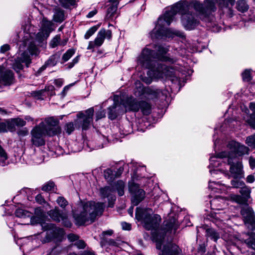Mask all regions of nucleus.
Returning a JSON list of instances; mask_svg holds the SVG:
<instances>
[{
    "mask_svg": "<svg viewBox=\"0 0 255 255\" xmlns=\"http://www.w3.org/2000/svg\"><path fill=\"white\" fill-rule=\"evenodd\" d=\"M105 117V112L104 110L99 111L96 113V120L98 121Z\"/></svg>",
    "mask_w": 255,
    "mask_h": 255,
    "instance_id": "6e6d98bb",
    "label": "nucleus"
},
{
    "mask_svg": "<svg viewBox=\"0 0 255 255\" xmlns=\"http://www.w3.org/2000/svg\"><path fill=\"white\" fill-rule=\"evenodd\" d=\"M240 195L232 194L230 196V199L240 204H246L251 198V188L246 184L239 190Z\"/></svg>",
    "mask_w": 255,
    "mask_h": 255,
    "instance_id": "4468645a",
    "label": "nucleus"
},
{
    "mask_svg": "<svg viewBox=\"0 0 255 255\" xmlns=\"http://www.w3.org/2000/svg\"><path fill=\"white\" fill-rule=\"evenodd\" d=\"M75 53V50L73 49L68 50L62 56V60L64 62L67 61Z\"/></svg>",
    "mask_w": 255,
    "mask_h": 255,
    "instance_id": "37998d69",
    "label": "nucleus"
},
{
    "mask_svg": "<svg viewBox=\"0 0 255 255\" xmlns=\"http://www.w3.org/2000/svg\"><path fill=\"white\" fill-rule=\"evenodd\" d=\"M241 214L244 218L246 227L251 230H255V216L252 208L246 207L242 209Z\"/></svg>",
    "mask_w": 255,
    "mask_h": 255,
    "instance_id": "dca6fc26",
    "label": "nucleus"
},
{
    "mask_svg": "<svg viewBox=\"0 0 255 255\" xmlns=\"http://www.w3.org/2000/svg\"><path fill=\"white\" fill-rule=\"evenodd\" d=\"M98 26H93L89 28L84 35V38L86 39H88L97 30Z\"/></svg>",
    "mask_w": 255,
    "mask_h": 255,
    "instance_id": "79ce46f5",
    "label": "nucleus"
},
{
    "mask_svg": "<svg viewBox=\"0 0 255 255\" xmlns=\"http://www.w3.org/2000/svg\"><path fill=\"white\" fill-rule=\"evenodd\" d=\"M44 90V93L45 92H49V93L48 94V95L50 96H52L55 94L54 93V87L52 85H48L47 86H46L44 89H43Z\"/></svg>",
    "mask_w": 255,
    "mask_h": 255,
    "instance_id": "603ef678",
    "label": "nucleus"
},
{
    "mask_svg": "<svg viewBox=\"0 0 255 255\" xmlns=\"http://www.w3.org/2000/svg\"><path fill=\"white\" fill-rule=\"evenodd\" d=\"M60 57L59 54H55L51 56L45 63L46 66L53 67L55 66Z\"/></svg>",
    "mask_w": 255,
    "mask_h": 255,
    "instance_id": "c756f323",
    "label": "nucleus"
},
{
    "mask_svg": "<svg viewBox=\"0 0 255 255\" xmlns=\"http://www.w3.org/2000/svg\"><path fill=\"white\" fill-rule=\"evenodd\" d=\"M106 243L107 245L112 247H118L119 245L118 243L115 241L113 239H109L106 241Z\"/></svg>",
    "mask_w": 255,
    "mask_h": 255,
    "instance_id": "5fc2aeb1",
    "label": "nucleus"
},
{
    "mask_svg": "<svg viewBox=\"0 0 255 255\" xmlns=\"http://www.w3.org/2000/svg\"><path fill=\"white\" fill-rule=\"evenodd\" d=\"M124 171V168L120 167L117 171H114L116 176V178L119 177L123 173Z\"/></svg>",
    "mask_w": 255,
    "mask_h": 255,
    "instance_id": "69168bd1",
    "label": "nucleus"
},
{
    "mask_svg": "<svg viewBox=\"0 0 255 255\" xmlns=\"http://www.w3.org/2000/svg\"><path fill=\"white\" fill-rule=\"evenodd\" d=\"M128 103L130 106L133 105V104L137 105L138 110H132V111L137 112L140 109L143 114L145 115H148L151 113V105L146 102L142 101L137 102L133 98L129 97L128 98Z\"/></svg>",
    "mask_w": 255,
    "mask_h": 255,
    "instance_id": "412c9836",
    "label": "nucleus"
},
{
    "mask_svg": "<svg viewBox=\"0 0 255 255\" xmlns=\"http://www.w3.org/2000/svg\"><path fill=\"white\" fill-rule=\"evenodd\" d=\"M44 93V90L42 89L40 90L32 92L31 95L37 99H43L42 97L45 96Z\"/></svg>",
    "mask_w": 255,
    "mask_h": 255,
    "instance_id": "a18cd8bd",
    "label": "nucleus"
},
{
    "mask_svg": "<svg viewBox=\"0 0 255 255\" xmlns=\"http://www.w3.org/2000/svg\"><path fill=\"white\" fill-rule=\"evenodd\" d=\"M204 6L198 1H195L193 2V6L201 17L207 18L210 16L212 12L216 10L215 2L211 0H205Z\"/></svg>",
    "mask_w": 255,
    "mask_h": 255,
    "instance_id": "6e6552de",
    "label": "nucleus"
},
{
    "mask_svg": "<svg viewBox=\"0 0 255 255\" xmlns=\"http://www.w3.org/2000/svg\"><path fill=\"white\" fill-rule=\"evenodd\" d=\"M60 36L56 35L50 41V46L52 48H54L58 45H60Z\"/></svg>",
    "mask_w": 255,
    "mask_h": 255,
    "instance_id": "c03bdc74",
    "label": "nucleus"
},
{
    "mask_svg": "<svg viewBox=\"0 0 255 255\" xmlns=\"http://www.w3.org/2000/svg\"><path fill=\"white\" fill-rule=\"evenodd\" d=\"M55 184L52 181H48L45 183L42 187V190L44 191H49L54 190Z\"/></svg>",
    "mask_w": 255,
    "mask_h": 255,
    "instance_id": "ea45409f",
    "label": "nucleus"
},
{
    "mask_svg": "<svg viewBox=\"0 0 255 255\" xmlns=\"http://www.w3.org/2000/svg\"><path fill=\"white\" fill-rule=\"evenodd\" d=\"M241 178H233L231 181V184L232 186V187L235 188H240V189L242 188L246 184L245 183L241 180Z\"/></svg>",
    "mask_w": 255,
    "mask_h": 255,
    "instance_id": "e433bc0d",
    "label": "nucleus"
},
{
    "mask_svg": "<svg viewBox=\"0 0 255 255\" xmlns=\"http://www.w3.org/2000/svg\"><path fill=\"white\" fill-rule=\"evenodd\" d=\"M53 20L56 22L61 23L65 19L64 11L59 7L53 9Z\"/></svg>",
    "mask_w": 255,
    "mask_h": 255,
    "instance_id": "bb28decb",
    "label": "nucleus"
},
{
    "mask_svg": "<svg viewBox=\"0 0 255 255\" xmlns=\"http://www.w3.org/2000/svg\"><path fill=\"white\" fill-rule=\"evenodd\" d=\"M11 123L17 127H22L26 125V122L20 118H15L11 120Z\"/></svg>",
    "mask_w": 255,
    "mask_h": 255,
    "instance_id": "a19ab883",
    "label": "nucleus"
},
{
    "mask_svg": "<svg viewBox=\"0 0 255 255\" xmlns=\"http://www.w3.org/2000/svg\"><path fill=\"white\" fill-rule=\"evenodd\" d=\"M74 129V125L73 123H69L65 125V130L68 134H71Z\"/></svg>",
    "mask_w": 255,
    "mask_h": 255,
    "instance_id": "de8ad7c7",
    "label": "nucleus"
},
{
    "mask_svg": "<svg viewBox=\"0 0 255 255\" xmlns=\"http://www.w3.org/2000/svg\"><path fill=\"white\" fill-rule=\"evenodd\" d=\"M47 214L53 220L58 222L61 221L65 227H70L72 225L67 214L61 213L57 208L50 210Z\"/></svg>",
    "mask_w": 255,
    "mask_h": 255,
    "instance_id": "a211bd4d",
    "label": "nucleus"
},
{
    "mask_svg": "<svg viewBox=\"0 0 255 255\" xmlns=\"http://www.w3.org/2000/svg\"><path fill=\"white\" fill-rule=\"evenodd\" d=\"M179 224L176 222L175 219L172 218L165 224L164 230L166 232H169L171 233L173 232L174 234Z\"/></svg>",
    "mask_w": 255,
    "mask_h": 255,
    "instance_id": "cd10ccee",
    "label": "nucleus"
},
{
    "mask_svg": "<svg viewBox=\"0 0 255 255\" xmlns=\"http://www.w3.org/2000/svg\"><path fill=\"white\" fill-rule=\"evenodd\" d=\"M249 163L251 168L252 169L254 168L255 167V158L251 157L249 159Z\"/></svg>",
    "mask_w": 255,
    "mask_h": 255,
    "instance_id": "338daca9",
    "label": "nucleus"
},
{
    "mask_svg": "<svg viewBox=\"0 0 255 255\" xmlns=\"http://www.w3.org/2000/svg\"><path fill=\"white\" fill-rule=\"evenodd\" d=\"M136 96L140 97L143 94H146L148 99L160 98L162 100L165 99L166 97V91H162L159 89H153L151 88L145 89L144 87L139 86L134 91Z\"/></svg>",
    "mask_w": 255,
    "mask_h": 255,
    "instance_id": "9b49d317",
    "label": "nucleus"
},
{
    "mask_svg": "<svg viewBox=\"0 0 255 255\" xmlns=\"http://www.w3.org/2000/svg\"><path fill=\"white\" fill-rule=\"evenodd\" d=\"M112 34L111 30H106L105 28L101 29L94 40L96 47L101 46L104 43L106 38L110 39L112 37Z\"/></svg>",
    "mask_w": 255,
    "mask_h": 255,
    "instance_id": "4be33fe9",
    "label": "nucleus"
},
{
    "mask_svg": "<svg viewBox=\"0 0 255 255\" xmlns=\"http://www.w3.org/2000/svg\"><path fill=\"white\" fill-rule=\"evenodd\" d=\"M60 3L65 8H69L75 4V0H59Z\"/></svg>",
    "mask_w": 255,
    "mask_h": 255,
    "instance_id": "4c0bfd02",
    "label": "nucleus"
},
{
    "mask_svg": "<svg viewBox=\"0 0 255 255\" xmlns=\"http://www.w3.org/2000/svg\"><path fill=\"white\" fill-rule=\"evenodd\" d=\"M105 206L103 203L81 202L77 210L73 213L76 223L81 226L86 223H93L97 217L102 215Z\"/></svg>",
    "mask_w": 255,
    "mask_h": 255,
    "instance_id": "7ed1b4c3",
    "label": "nucleus"
},
{
    "mask_svg": "<svg viewBox=\"0 0 255 255\" xmlns=\"http://www.w3.org/2000/svg\"><path fill=\"white\" fill-rule=\"evenodd\" d=\"M154 48L156 53L147 47L143 48L137 60L138 66L149 69L147 75L150 79H147L145 81L147 84L151 82V79L172 77L175 74V71L172 68L168 67L164 65L158 63L157 66H155V60L171 63L174 62L173 59L167 55L168 48L160 45L155 46Z\"/></svg>",
    "mask_w": 255,
    "mask_h": 255,
    "instance_id": "f03ea898",
    "label": "nucleus"
},
{
    "mask_svg": "<svg viewBox=\"0 0 255 255\" xmlns=\"http://www.w3.org/2000/svg\"><path fill=\"white\" fill-rule=\"evenodd\" d=\"M223 3H226L225 7L228 9V10L231 11L230 6H232L235 2V0H223Z\"/></svg>",
    "mask_w": 255,
    "mask_h": 255,
    "instance_id": "8fccbe9b",
    "label": "nucleus"
},
{
    "mask_svg": "<svg viewBox=\"0 0 255 255\" xmlns=\"http://www.w3.org/2000/svg\"><path fill=\"white\" fill-rule=\"evenodd\" d=\"M114 104L108 109V116L111 120H115L117 117L124 114L128 111L138 110L137 105H129L128 97H122L118 95L114 97Z\"/></svg>",
    "mask_w": 255,
    "mask_h": 255,
    "instance_id": "0eeeda50",
    "label": "nucleus"
},
{
    "mask_svg": "<svg viewBox=\"0 0 255 255\" xmlns=\"http://www.w3.org/2000/svg\"><path fill=\"white\" fill-rule=\"evenodd\" d=\"M246 143L252 148H255V133L247 137Z\"/></svg>",
    "mask_w": 255,
    "mask_h": 255,
    "instance_id": "58836bf2",
    "label": "nucleus"
},
{
    "mask_svg": "<svg viewBox=\"0 0 255 255\" xmlns=\"http://www.w3.org/2000/svg\"><path fill=\"white\" fill-rule=\"evenodd\" d=\"M79 60V56H77L75 58H74L71 62L68 63V68H72L75 65V64H76V63H77L78 62Z\"/></svg>",
    "mask_w": 255,
    "mask_h": 255,
    "instance_id": "052dcab7",
    "label": "nucleus"
},
{
    "mask_svg": "<svg viewBox=\"0 0 255 255\" xmlns=\"http://www.w3.org/2000/svg\"><path fill=\"white\" fill-rule=\"evenodd\" d=\"M74 245L79 249H84L86 247V244L83 240H79L77 241Z\"/></svg>",
    "mask_w": 255,
    "mask_h": 255,
    "instance_id": "864d4df0",
    "label": "nucleus"
},
{
    "mask_svg": "<svg viewBox=\"0 0 255 255\" xmlns=\"http://www.w3.org/2000/svg\"><path fill=\"white\" fill-rule=\"evenodd\" d=\"M15 216L21 218H29L31 217V213L22 209H17L15 212Z\"/></svg>",
    "mask_w": 255,
    "mask_h": 255,
    "instance_id": "72a5a7b5",
    "label": "nucleus"
},
{
    "mask_svg": "<svg viewBox=\"0 0 255 255\" xmlns=\"http://www.w3.org/2000/svg\"><path fill=\"white\" fill-rule=\"evenodd\" d=\"M43 229L46 231L45 238L42 240L43 243H47L53 239L59 238L63 235L62 229L57 227L54 224L46 223L42 225Z\"/></svg>",
    "mask_w": 255,
    "mask_h": 255,
    "instance_id": "9d476101",
    "label": "nucleus"
},
{
    "mask_svg": "<svg viewBox=\"0 0 255 255\" xmlns=\"http://www.w3.org/2000/svg\"><path fill=\"white\" fill-rule=\"evenodd\" d=\"M0 157L3 161L7 158V154L4 149L0 146Z\"/></svg>",
    "mask_w": 255,
    "mask_h": 255,
    "instance_id": "4d7b16f0",
    "label": "nucleus"
},
{
    "mask_svg": "<svg viewBox=\"0 0 255 255\" xmlns=\"http://www.w3.org/2000/svg\"><path fill=\"white\" fill-rule=\"evenodd\" d=\"M237 8L239 11L244 12L248 10L249 6L245 0H240L237 1Z\"/></svg>",
    "mask_w": 255,
    "mask_h": 255,
    "instance_id": "473e14b6",
    "label": "nucleus"
},
{
    "mask_svg": "<svg viewBox=\"0 0 255 255\" xmlns=\"http://www.w3.org/2000/svg\"><path fill=\"white\" fill-rule=\"evenodd\" d=\"M118 6L116 5H111L107 9L106 18L108 19H113L116 13Z\"/></svg>",
    "mask_w": 255,
    "mask_h": 255,
    "instance_id": "f704fd0d",
    "label": "nucleus"
},
{
    "mask_svg": "<svg viewBox=\"0 0 255 255\" xmlns=\"http://www.w3.org/2000/svg\"><path fill=\"white\" fill-rule=\"evenodd\" d=\"M249 124L255 129V115H252L251 119L248 121Z\"/></svg>",
    "mask_w": 255,
    "mask_h": 255,
    "instance_id": "13d9d810",
    "label": "nucleus"
},
{
    "mask_svg": "<svg viewBox=\"0 0 255 255\" xmlns=\"http://www.w3.org/2000/svg\"><path fill=\"white\" fill-rule=\"evenodd\" d=\"M94 110L93 108L87 110L84 113H80L77 114L78 119L76 121L78 124H80L84 130L87 129L93 122V117Z\"/></svg>",
    "mask_w": 255,
    "mask_h": 255,
    "instance_id": "ddd939ff",
    "label": "nucleus"
},
{
    "mask_svg": "<svg viewBox=\"0 0 255 255\" xmlns=\"http://www.w3.org/2000/svg\"><path fill=\"white\" fill-rule=\"evenodd\" d=\"M57 203L62 208H64L68 204V202L63 197H59L57 199Z\"/></svg>",
    "mask_w": 255,
    "mask_h": 255,
    "instance_id": "09e8293b",
    "label": "nucleus"
},
{
    "mask_svg": "<svg viewBox=\"0 0 255 255\" xmlns=\"http://www.w3.org/2000/svg\"><path fill=\"white\" fill-rule=\"evenodd\" d=\"M220 233L213 228H208L206 230V236L216 242L219 239Z\"/></svg>",
    "mask_w": 255,
    "mask_h": 255,
    "instance_id": "c85d7f7f",
    "label": "nucleus"
},
{
    "mask_svg": "<svg viewBox=\"0 0 255 255\" xmlns=\"http://www.w3.org/2000/svg\"><path fill=\"white\" fill-rule=\"evenodd\" d=\"M242 241L244 242L248 247L255 250V233H251L245 234Z\"/></svg>",
    "mask_w": 255,
    "mask_h": 255,
    "instance_id": "393cba45",
    "label": "nucleus"
},
{
    "mask_svg": "<svg viewBox=\"0 0 255 255\" xmlns=\"http://www.w3.org/2000/svg\"><path fill=\"white\" fill-rule=\"evenodd\" d=\"M181 250L175 244L169 243L164 246L161 254L159 255H181Z\"/></svg>",
    "mask_w": 255,
    "mask_h": 255,
    "instance_id": "5701e85b",
    "label": "nucleus"
},
{
    "mask_svg": "<svg viewBox=\"0 0 255 255\" xmlns=\"http://www.w3.org/2000/svg\"><path fill=\"white\" fill-rule=\"evenodd\" d=\"M31 141L33 145L40 146L45 144V140L43 137L31 135Z\"/></svg>",
    "mask_w": 255,
    "mask_h": 255,
    "instance_id": "2f4dec72",
    "label": "nucleus"
},
{
    "mask_svg": "<svg viewBox=\"0 0 255 255\" xmlns=\"http://www.w3.org/2000/svg\"><path fill=\"white\" fill-rule=\"evenodd\" d=\"M14 81V75L12 71L5 70L0 66V84L11 85Z\"/></svg>",
    "mask_w": 255,
    "mask_h": 255,
    "instance_id": "6ab92c4d",
    "label": "nucleus"
},
{
    "mask_svg": "<svg viewBox=\"0 0 255 255\" xmlns=\"http://www.w3.org/2000/svg\"><path fill=\"white\" fill-rule=\"evenodd\" d=\"M20 48L23 49L25 48L26 50L21 53L20 56L15 60L13 64V68L16 72H18L23 69L22 63H24L27 67L29 66L31 63L30 55L37 56L40 52L32 38H25Z\"/></svg>",
    "mask_w": 255,
    "mask_h": 255,
    "instance_id": "39448f33",
    "label": "nucleus"
},
{
    "mask_svg": "<svg viewBox=\"0 0 255 255\" xmlns=\"http://www.w3.org/2000/svg\"><path fill=\"white\" fill-rule=\"evenodd\" d=\"M255 181V176L253 174L248 175L246 178V182L249 183H252Z\"/></svg>",
    "mask_w": 255,
    "mask_h": 255,
    "instance_id": "680f3d73",
    "label": "nucleus"
},
{
    "mask_svg": "<svg viewBox=\"0 0 255 255\" xmlns=\"http://www.w3.org/2000/svg\"><path fill=\"white\" fill-rule=\"evenodd\" d=\"M209 188L214 192L223 193L226 191V187L219 182H209Z\"/></svg>",
    "mask_w": 255,
    "mask_h": 255,
    "instance_id": "a878e982",
    "label": "nucleus"
},
{
    "mask_svg": "<svg viewBox=\"0 0 255 255\" xmlns=\"http://www.w3.org/2000/svg\"><path fill=\"white\" fill-rule=\"evenodd\" d=\"M227 148L230 150V152L227 153V155H231L232 159L235 156H243L249 153L250 149L245 145L242 144L239 142L232 141L227 145Z\"/></svg>",
    "mask_w": 255,
    "mask_h": 255,
    "instance_id": "f8f14e48",
    "label": "nucleus"
},
{
    "mask_svg": "<svg viewBox=\"0 0 255 255\" xmlns=\"http://www.w3.org/2000/svg\"><path fill=\"white\" fill-rule=\"evenodd\" d=\"M243 79L245 81L251 80V73L249 70H246L242 74Z\"/></svg>",
    "mask_w": 255,
    "mask_h": 255,
    "instance_id": "3c124183",
    "label": "nucleus"
},
{
    "mask_svg": "<svg viewBox=\"0 0 255 255\" xmlns=\"http://www.w3.org/2000/svg\"><path fill=\"white\" fill-rule=\"evenodd\" d=\"M115 189L117 190L119 196L124 194L125 183L122 180H119L115 184Z\"/></svg>",
    "mask_w": 255,
    "mask_h": 255,
    "instance_id": "c9c22d12",
    "label": "nucleus"
},
{
    "mask_svg": "<svg viewBox=\"0 0 255 255\" xmlns=\"http://www.w3.org/2000/svg\"><path fill=\"white\" fill-rule=\"evenodd\" d=\"M229 155H227V152L223 151L218 153L216 156H211L210 159V163L209 166V167H217L220 164V162L218 159L219 158L222 159L226 157H228L229 159Z\"/></svg>",
    "mask_w": 255,
    "mask_h": 255,
    "instance_id": "b1692460",
    "label": "nucleus"
},
{
    "mask_svg": "<svg viewBox=\"0 0 255 255\" xmlns=\"http://www.w3.org/2000/svg\"><path fill=\"white\" fill-rule=\"evenodd\" d=\"M68 239L71 242H74L78 240V236L73 234H70L68 235Z\"/></svg>",
    "mask_w": 255,
    "mask_h": 255,
    "instance_id": "0e129e2a",
    "label": "nucleus"
},
{
    "mask_svg": "<svg viewBox=\"0 0 255 255\" xmlns=\"http://www.w3.org/2000/svg\"><path fill=\"white\" fill-rule=\"evenodd\" d=\"M179 12L181 14V20L183 26L187 30H192L199 24L197 16L188 11V4L186 1H180L166 10L163 15L160 16L155 28L150 33L152 39L160 38L163 36L172 37L173 35L183 36L182 32L167 28L173 19L174 15Z\"/></svg>",
    "mask_w": 255,
    "mask_h": 255,
    "instance_id": "f257e3e1",
    "label": "nucleus"
},
{
    "mask_svg": "<svg viewBox=\"0 0 255 255\" xmlns=\"http://www.w3.org/2000/svg\"><path fill=\"white\" fill-rule=\"evenodd\" d=\"M232 157L230 154L228 159V163L230 165L229 171L231 176L233 178H244L245 172L242 162L239 161L232 163Z\"/></svg>",
    "mask_w": 255,
    "mask_h": 255,
    "instance_id": "2eb2a0df",
    "label": "nucleus"
},
{
    "mask_svg": "<svg viewBox=\"0 0 255 255\" xmlns=\"http://www.w3.org/2000/svg\"><path fill=\"white\" fill-rule=\"evenodd\" d=\"M219 199V198H216L210 201V205L212 209L220 210V208L218 206Z\"/></svg>",
    "mask_w": 255,
    "mask_h": 255,
    "instance_id": "49530a36",
    "label": "nucleus"
},
{
    "mask_svg": "<svg viewBox=\"0 0 255 255\" xmlns=\"http://www.w3.org/2000/svg\"><path fill=\"white\" fill-rule=\"evenodd\" d=\"M60 131L58 121L50 117L45 119L44 122L36 126L31 130V135L44 138L45 135L53 136L59 133Z\"/></svg>",
    "mask_w": 255,
    "mask_h": 255,
    "instance_id": "423d86ee",
    "label": "nucleus"
},
{
    "mask_svg": "<svg viewBox=\"0 0 255 255\" xmlns=\"http://www.w3.org/2000/svg\"><path fill=\"white\" fill-rule=\"evenodd\" d=\"M9 49V46L8 44H4L1 46L0 52L1 53H4Z\"/></svg>",
    "mask_w": 255,
    "mask_h": 255,
    "instance_id": "774afa93",
    "label": "nucleus"
},
{
    "mask_svg": "<svg viewBox=\"0 0 255 255\" xmlns=\"http://www.w3.org/2000/svg\"><path fill=\"white\" fill-rule=\"evenodd\" d=\"M36 201L40 204L45 203V201L41 194H38L35 197Z\"/></svg>",
    "mask_w": 255,
    "mask_h": 255,
    "instance_id": "bf43d9fd",
    "label": "nucleus"
},
{
    "mask_svg": "<svg viewBox=\"0 0 255 255\" xmlns=\"http://www.w3.org/2000/svg\"><path fill=\"white\" fill-rule=\"evenodd\" d=\"M104 175L105 179L109 183L112 182L116 178L114 171L110 168L104 171Z\"/></svg>",
    "mask_w": 255,
    "mask_h": 255,
    "instance_id": "7c9ffc66",
    "label": "nucleus"
},
{
    "mask_svg": "<svg viewBox=\"0 0 255 255\" xmlns=\"http://www.w3.org/2000/svg\"><path fill=\"white\" fill-rule=\"evenodd\" d=\"M100 193L103 198H108L109 207H112L116 200V197L114 195L115 190L110 186H106L100 188Z\"/></svg>",
    "mask_w": 255,
    "mask_h": 255,
    "instance_id": "aec40b11",
    "label": "nucleus"
},
{
    "mask_svg": "<svg viewBox=\"0 0 255 255\" xmlns=\"http://www.w3.org/2000/svg\"><path fill=\"white\" fill-rule=\"evenodd\" d=\"M152 210L150 209H142L139 207L136 209L135 217L138 220H142L144 228L147 230L154 231L153 237L155 240L156 248L161 249L163 235H159L155 232L161 222V218L159 215L155 214L152 216Z\"/></svg>",
    "mask_w": 255,
    "mask_h": 255,
    "instance_id": "20e7f679",
    "label": "nucleus"
},
{
    "mask_svg": "<svg viewBox=\"0 0 255 255\" xmlns=\"http://www.w3.org/2000/svg\"><path fill=\"white\" fill-rule=\"evenodd\" d=\"M53 23L46 18H43L41 21V30L37 33L36 35L35 39H34L31 35H29V37L25 36L26 38H32L35 43L36 42L40 43L42 42L46 39L49 36L50 33L54 30L52 27Z\"/></svg>",
    "mask_w": 255,
    "mask_h": 255,
    "instance_id": "1a4fd4ad",
    "label": "nucleus"
},
{
    "mask_svg": "<svg viewBox=\"0 0 255 255\" xmlns=\"http://www.w3.org/2000/svg\"><path fill=\"white\" fill-rule=\"evenodd\" d=\"M129 190L133 195L131 201L133 205H137L144 198L145 192L139 189L137 184L133 182H129Z\"/></svg>",
    "mask_w": 255,
    "mask_h": 255,
    "instance_id": "f3484780",
    "label": "nucleus"
},
{
    "mask_svg": "<svg viewBox=\"0 0 255 255\" xmlns=\"http://www.w3.org/2000/svg\"><path fill=\"white\" fill-rule=\"evenodd\" d=\"M121 225L123 230H130L131 229V225L128 223H127L126 222H122L121 223Z\"/></svg>",
    "mask_w": 255,
    "mask_h": 255,
    "instance_id": "e2e57ef3",
    "label": "nucleus"
}]
</instances>
